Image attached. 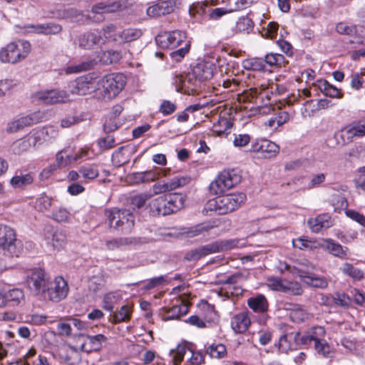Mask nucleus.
<instances>
[{
    "instance_id": "26",
    "label": "nucleus",
    "mask_w": 365,
    "mask_h": 365,
    "mask_svg": "<svg viewBox=\"0 0 365 365\" xmlns=\"http://www.w3.org/2000/svg\"><path fill=\"white\" fill-rule=\"evenodd\" d=\"M28 28L32 29L31 32L36 34L56 35L61 32L62 26L60 24L48 22L40 24H30Z\"/></svg>"
},
{
    "instance_id": "37",
    "label": "nucleus",
    "mask_w": 365,
    "mask_h": 365,
    "mask_svg": "<svg viewBox=\"0 0 365 365\" xmlns=\"http://www.w3.org/2000/svg\"><path fill=\"white\" fill-rule=\"evenodd\" d=\"M341 272L354 281H361L364 278V272L363 270L354 267L352 264L344 262L340 267Z\"/></svg>"
},
{
    "instance_id": "48",
    "label": "nucleus",
    "mask_w": 365,
    "mask_h": 365,
    "mask_svg": "<svg viewBox=\"0 0 365 365\" xmlns=\"http://www.w3.org/2000/svg\"><path fill=\"white\" fill-rule=\"evenodd\" d=\"M33 180V177L30 174L16 175L11 179L10 183L14 187H23L31 184Z\"/></svg>"
},
{
    "instance_id": "13",
    "label": "nucleus",
    "mask_w": 365,
    "mask_h": 365,
    "mask_svg": "<svg viewBox=\"0 0 365 365\" xmlns=\"http://www.w3.org/2000/svg\"><path fill=\"white\" fill-rule=\"evenodd\" d=\"M319 248L339 259H347L349 258V249L347 247L342 246L331 238L320 239Z\"/></svg>"
},
{
    "instance_id": "3",
    "label": "nucleus",
    "mask_w": 365,
    "mask_h": 365,
    "mask_svg": "<svg viewBox=\"0 0 365 365\" xmlns=\"http://www.w3.org/2000/svg\"><path fill=\"white\" fill-rule=\"evenodd\" d=\"M105 216L109 227L122 233L130 232L134 227L135 217L128 210L116 207L106 209Z\"/></svg>"
},
{
    "instance_id": "32",
    "label": "nucleus",
    "mask_w": 365,
    "mask_h": 365,
    "mask_svg": "<svg viewBox=\"0 0 365 365\" xmlns=\"http://www.w3.org/2000/svg\"><path fill=\"white\" fill-rule=\"evenodd\" d=\"M309 227L314 232H319L322 229H327L332 225L331 217L327 214L319 215L307 222Z\"/></svg>"
},
{
    "instance_id": "20",
    "label": "nucleus",
    "mask_w": 365,
    "mask_h": 365,
    "mask_svg": "<svg viewBox=\"0 0 365 365\" xmlns=\"http://www.w3.org/2000/svg\"><path fill=\"white\" fill-rule=\"evenodd\" d=\"M231 328L236 334H243L251 325L250 313L244 311L234 315L231 319Z\"/></svg>"
},
{
    "instance_id": "49",
    "label": "nucleus",
    "mask_w": 365,
    "mask_h": 365,
    "mask_svg": "<svg viewBox=\"0 0 365 365\" xmlns=\"http://www.w3.org/2000/svg\"><path fill=\"white\" fill-rule=\"evenodd\" d=\"M207 353L212 358L222 359L226 356L227 349L225 346L222 344H212L207 348Z\"/></svg>"
},
{
    "instance_id": "2",
    "label": "nucleus",
    "mask_w": 365,
    "mask_h": 365,
    "mask_svg": "<svg viewBox=\"0 0 365 365\" xmlns=\"http://www.w3.org/2000/svg\"><path fill=\"white\" fill-rule=\"evenodd\" d=\"M125 83L126 78L123 74H108L98 81L96 95L104 101L111 100L119 94Z\"/></svg>"
},
{
    "instance_id": "5",
    "label": "nucleus",
    "mask_w": 365,
    "mask_h": 365,
    "mask_svg": "<svg viewBox=\"0 0 365 365\" xmlns=\"http://www.w3.org/2000/svg\"><path fill=\"white\" fill-rule=\"evenodd\" d=\"M31 51V44L27 41L11 42L1 48L0 61L4 63H16L26 58Z\"/></svg>"
},
{
    "instance_id": "47",
    "label": "nucleus",
    "mask_w": 365,
    "mask_h": 365,
    "mask_svg": "<svg viewBox=\"0 0 365 365\" xmlns=\"http://www.w3.org/2000/svg\"><path fill=\"white\" fill-rule=\"evenodd\" d=\"M314 349L322 356L330 358L332 356V349L326 340L317 341L314 344Z\"/></svg>"
},
{
    "instance_id": "11",
    "label": "nucleus",
    "mask_w": 365,
    "mask_h": 365,
    "mask_svg": "<svg viewBox=\"0 0 365 365\" xmlns=\"http://www.w3.org/2000/svg\"><path fill=\"white\" fill-rule=\"evenodd\" d=\"M250 151L259 158H271L279 153V146L269 140L261 139L251 145Z\"/></svg>"
},
{
    "instance_id": "31",
    "label": "nucleus",
    "mask_w": 365,
    "mask_h": 365,
    "mask_svg": "<svg viewBox=\"0 0 365 365\" xmlns=\"http://www.w3.org/2000/svg\"><path fill=\"white\" fill-rule=\"evenodd\" d=\"M84 339V344H82V351L87 353L93 351H99L101 348L102 342L106 341V337L101 334L95 336L87 335V337Z\"/></svg>"
},
{
    "instance_id": "56",
    "label": "nucleus",
    "mask_w": 365,
    "mask_h": 365,
    "mask_svg": "<svg viewBox=\"0 0 365 365\" xmlns=\"http://www.w3.org/2000/svg\"><path fill=\"white\" fill-rule=\"evenodd\" d=\"M190 48V43L186 41L183 47L170 53V57L174 61L180 62L189 52Z\"/></svg>"
},
{
    "instance_id": "57",
    "label": "nucleus",
    "mask_w": 365,
    "mask_h": 365,
    "mask_svg": "<svg viewBox=\"0 0 365 365\" xmlns=\"http://www.w3.org/2000/svg\"><path fill=\"white\" fill-rule=\"evenodd\" d=\"M66 236L61 232H55L52 235L50 243L54 250H60L65 244Z\"/></svg>"
},
{
    "instance_id": "36",
    "label": "nucleus",
    "mask_w": 365,
    "mask_h": 365,
    "mask_svg": "<svg viewBox=\"0 0 365 365\" xmlns=\"http://www.w3.org/2000/svg\"><path fill=\"white\" fill-rule=\"evenodd\" d=\"M313 86L318 88L327 96L331 98L341 97L340 91L325 80H318L316 83H313Z\"/></svg>"
},
{
    "instance_id": "54",
    "label": "nucleus",
    "mask_w": 365,
    "mask_h": 365,
    "mask_svg": "<svg viewBox=\"0 0 365 365\" xmlns=\"http://www.w3.org/2000/svg\"><path fill=\"white\" fill-rule=\"evenodd\" d=\"M264 62L271 66H281L284 63V57L279 53H269L265 56Z\"/></svg>"
},
{
    "instance_id": "38",
    "label": "nucleus",
    "mask_w": 365,
    "mask_h": 365,
    "mask_svg": "<svg viewBox=\"0 0 365 365\" xmlns=\"http://www.w3.org/2000/svg\"><path fill=\"white\" fill-rule=\"evenodd\" d=\"M266 97L269 101V97L265 88H252L242 96L243 101L254 102L257 104L259 98Z\"/></svg>"
},
{
    "instance_id": "1",
    "label": "nucleus",
    "mask_w": 365,
    "mask_h": 365,
    "mask_svg": "<svg viewBox=\"0 0 365 365\" xmlns=\"http://www.w3.org/2000/svg\"><path fill=\"white\" fill-rule=\"evenodd\" d=\"M185 197L179 193H170L152 200L150 212L154 216L173 214L184 207Z\"/></svg>"
},
{
    "instance_id": "42",
    "label": "nucleus",
    "mask_w": 365,
    "mask_h": 365,
    "mask_svg": "<svg viewBox=\"0 0 365 365\" xmlns=\"http://www.w3.org/2000/svg\"><path fill=\"white\" fill-rule=\"evenodd\" d=\"M294 247L300 250L309 249L315 250L319 248L320 240H312L305 238H297L292 241Z\"/></svg>"
},
{
    "instance_id": "51",
    "label": "nucleus",
    "mask_w": 365,
    "mask_h": 365,
    "mask_svg": "<svg viewBox=\"0 0 365 365\" xmlns=\"http://www.w3.org/2000/svg\"><path fill=\"white\" fill-rule=\"evenodd\" d=\"M212 227L213 225H211L210 222H204L197 225L195 227H190V230L187 231V234L188 237H194L200 235L205 233V232H207Z\"/></svg>"
},
{
    "instance_id": "14",
    "label": "nucleus",
    "mask_w": 365,
    "mask_h": 365,
    "mask_svg": "<svg viewBox=\"0 0 365 365\" xmlns=\"http://www.w3.org/2000/svg\"><path fill=\"white\" fill-rule=\"evenodd\" d=\"M344 143H349L356 138L365 137V118L353 122L341 130Z\"/></svg>"
},
{
    "instance_id": "60",
    "label": "nucleus",
    "mask_w": 365,
    "mask_h": 365,
    "mask_svg": "<svg viewBox=\"0 0 365 365\" xmlns=\"http://www.w3.org/2000/svg\"><path fill=\"white\" fill-rule=\"evenodd\" d=\"M253 21L248 16H243L237 23V28L240 31L249 32L253 27Z\"/></svg>"
},
{
    "instance_id": "19",
    "label": "nucleus",
    "mask_w": 365,
    "mask_h": 365,
    "mask_svg": "<svg viewBox=\"0 0 365 365\" xmlns=\"http://www.w3.org/2000/svg\"><path fill=\"white\" fill-rule=\"evenodd\" d=\"M238 244V240L231 239L215 241L212 243L203 245L202 247L205 250V256H207L210 254L230 250L237 247Z\"/></svg>"
},
{
    "instance_id": "35",
    "label": "nucleus",
    "mask_w": 365,
    "mask_h": 365,
    "mask_svg": "<svg viewBox=\"0 0 365 365\" xmlns=\"http://www.w3.org/2000/svg\"><path fill=\"white\" fill-rule=\"evenodd\" d=\"M77 349L75 346H70V349L61 347L58 349L57 354L59 359L69 365H74L78 361Z\"/></svg>"
},
{
    "instance_id": "52",
    "label": "nucleus",
    "mask_w": 365,
    "mask_h": 365,
    "mask_svg": "<svg viewBox=\"0 0 365 365\" xmlns=\"http://www.w3.org/2000/svg\"><path fill=\"white\" fill-rule=\"evenodd\" d=\"M186 353V346L185 345H178L175 349H171L170 355L172 357L173 365H178Z\"/></svg>"
},
{
    "instance_id": "9",
    "label": "nucleus",
    "mask_w": 365,
    "mask_h": 365,
    "mask_svg": "<svg viewBox=\"0 0 365 365\" xmlns=\"http://www.w3.org/2000/svg\"><path fill=\"white\" fill-rule=\"evenodd\" d=\"M32 98L44 105L63 104L70 101L69 94L60 89L39 91L32 95Z\"/></svg>"
},
{
    "instance_id": "40",
    "label": "nucleus",
    "mask_w": 365,
    "mask_h": 365,
    "mask_svg": "<svg viewBox=\"0 0 365 365\" xmlns=\"http://www.w3.org/2000/svg\"><path fill=\"white\" fill-rule=\"evenodd\" d=\"M285 309L291 310L289 317L293 322L300 323L309 319V314L298 305H293V308L285 307Z\"/></svg>"
},
{
    "instance_id": "55",
    "label": "nucleus",
    "mask_w": 365,
    "mask_h": 365,
    "mask_svg": "<svg viewBox=\"0 0 365 365\" xmlns=\"http://www.w3.org/2000/svg\"><path fill=\"white\" fill-rule=\"evenodd\" d=\"M93 66L92 61L83 62L76 66H68L66 69V73H77L81 71L90 70Z\"/></svg>"
},
{
    "instance_id": "15",
    "label": "nucleus",
    "mask_w": 365,
    "mask_h": 365,
    "mask_svg": "<svg viewBox=\"0 0 365 365\" xmlns=\"http://www.w3.org/2000/svg\"><path fill=\"white\" fill-rule=\"evenodd\" d=\"M308 264V269H300V277L303 279V282L308 286L325 289L328 287L329 282L326 277L317 276L312 272L315 269L314 264Z\"/></svg>"
},
{
    "instance_id": "10",
    "label": "nucleus",
    "mask_w": 365,
    "mask_h": 365,
    "mask_svg": "<svg viewBox=\"0 0 365 365\" xmlns=\"http://www.w3.org/2000/svg\"><path fill=\"white\" fill-rule=\"evenodd\" d=\"M49 282L43 269L36 268L31 271L27 279L29 289L36 296L41 297Z\"/></svg>"
},
{
    "instance_id": "64",
    "label": "nucleus",
    "mask_w": 365,
    "mask_h": 365,
    "mask_svg": "<svg viewBox=\"0 0 365 365\" xmlns=\"http://www.w3.org/2000/svg\"><path fill=\"white\" fill-rule=\"evenodd\" d=\"M284 292L290 293L293 295H301L303 292L301 285L297 282H289L285 284Z\"/></svg>"
},
{
    "instance_id": "39",
    "label": "nucleus",
    "mask_w": 365,
    "mask_h": 365,
    "mask_svg": "<svg viewBox=\"0 0 365 365\" xmlns=\"http://www.w3.org/2000/svg\"><path fill=\"white\" fill-rule=\"evenodd\" d=\"M6 299V304H10L11 306L19 304L24 299L23 290L20 289H13L6 292H4Z\"/></svg>"
},
{
    "instance_id": "44",
    "label": "nucleus",
    "mask_w": 365,
    "mask_h": 365,
    "mask_svg": "<svg viewBox=\"0 0 365 365\" xmlns=\"http://www.w3.org/2000/svg\"><path fill=\"white\" fill-rule=\"evenodd\" d=\"M125 151L124 147H120L113 153L111 160L115 166L120 167L128 163L129 158Z\"/></svg>"
},
{
    "instance_id": "4",
    "label": "nucleus",
    "mask_w": 365,
    "mask_h": 365,
    "mask_svg": "<svg viewBox=\"0 0 365 365\" xmlns=\"http://www.w3.org/2000/svg\"><path fill=\"white\" fill-rule=\"evenodd\" d=\"M245 200L246 195L242 192L219 196L210 200L206 208L217 215H225L238 208Z\"/></svg>"
},
{
    "instance_id": "25",
    "label": "nucleus",
    "mask_w": 365,
    "mask_h": 365,
    "mask_svg": "<svg viewBox=\"0 0 365 365\" xmlns=\"http://www.w3.org/2000/svg\"><path fill=\"white\" fill-rule=\"evenodd\" d=\"M174 11V4L170 1H161L148 7L146 10L148 16L158 17L172 13Z\"/></svg>"
},
{
    "instance_id": "41",
    "label": "nucleus",
    "mask_w": 365,
    "mask_h": 365,
    "mask_svg": "<svg viewBox=\"0 0 365 365\" xmlns=\"http://www.w3.org/2000/svg\"><path fill=\"white\" fill-rule=\"evenodd\" d=\"M120 4L118 2L113 3L110 5L101 2L93 5L91 8V13L96 14H101L103 13H112L120 9Z\"/></svg>"
},
{
    "instance_id": "16",
    "label": "nucleus",
    "mask_w": 365,
    "mask_h": 365,
    "mask_svg": "<svg viewBox=\"0 0 365 365\" xmlns=\"http://www.w3.org/2000/svg\"><path fill=\"white\" fill-rule=\"evenodd\" d=\"M93 86L91 79L86 76H81L68 84V92L71 95L84 96L90 93Z\"/></svg>"
},
{
    "instance_id": "29",
    "label": "nucleus",
    "mask_w": 365,
    "mask_h": 365,
    "mask_svg": "<svg viewBox=\"0 0 365 365\" xmlns=\"http://www.w3.org/2000/svg\"><path fill=\"white\" fill-rule=\"evenodd\" d=\"M299 332L289 333L282 336L279 340V349L287 354L289 351L297 350L298 348L297 337Z\"/></svg>"
},
{
    "instance_id": "46",
    "label": "nucleus",
    "mask_w": 365,
    "mask_h": 365,
    "mask_svg": "<svg viewBox=\"0 0 365 365\" xmlns=\"http://www.w3.org/2000/svg\"><path fill=\"white\" fill-rule=\"evenodd\" d=\"M336 31L341 35L354 36L358 31L356 25L339 22L336 25Z\"/></svg>"
},
{
    "instance_id": "50",
    "label": "nucleus",
    "mask_w": 365,
    "mask_h": 365,
    "mask_svg": "<svg viewBox=\"0 0 365 365\" xmlns=\"http://www.w3.org/2000/svg\"><path fill=\"white\" fill-rule=\"evenodd\" d=\"M79 173L86 180H93L99 175L98 169L93 165L82 166L79 168Z\"/></svg>"
},
{
    "instance_id": "18",
    "label": "nucleus",
    "mask_w": 365,
    "mask_h": 365,
    "mask_svg": "<svg viewBox=\"0 0 365 365\" xmlns=\"http://www.w3.org/2000/svg\"><path fill=\"white\" fill-rule=\"evenodd\" d=\"M216 70L215 65L210 61H201L192 68V73L202 83L211 79Z\"/></svg>"
},
{
    "instance_id": "22",
    "label": "nucleus",
    "mask_w": 365,
    "mask_h": 365,
    "mask_svg": "<svg viewBox=\"0 0 365 365\" xmlns=\"http://www.w3.org/2000/svg\"><path fill=\"white\" fill-rule=\"evenodd\" d=\"M181 81V91L187 95L198 93L202 87V83L191 72Z\"/></svg>"
},
{
    "instance_id": "33",
    "label": "nucleus",
    "mask_w": 365,
    "mask_h": 365,
    "mask_svg": "<svg viewBox=\"0 0 365 365\" xmlns=\"http://www.w3.org/2000/svg\"><path fill=\"white\" fill-rule=\"evenodd\" d=\"M247 304L256 313H264L269 309V302L263 294L249 298Z\"/></svg>"
},
{
    "instance_id": "17",
    "label": "nucleus",
    "mask_w": 365,
    "mask_h": 365,
    "mask_svg": "<svg viewBox=\"0 0 365 365\" xmlns=\"http://www.w3.org/2000/svg\"><path fill=\"white\" fill-rule=\"evenodd\" d=\"M78 46L83 49H93L95 46L103 44V36L101 34L93 31L85 32L78 36Z\"/></svg>"
},
{
    "instance_id": "8",
    "label": "nucleus",
    "mask_w": 365,
    "mask_h": 365,
    "mask_svg": "<svg viewBox=\"0 0 365 365\" xmlns=\"http://www.w3.org/2000/svg\"><path fill=\"white\" fill-rule=\"evenodd\" d=\"M68 290L67 282L63 277H57L53 281H49L41 298L58 302L66 297Z\"/></svg>"
},
{
    "instance_id": "24",
    "label": "nucleus",
    "mask_w": 365,
    "mask_h": 365,
    "mask_svg": "<svg viewBox=\"0 0 365 365\" xmlns=\"http://www.w3.org/2000/svg\"><path fill=\"white\" fill-rule=\"evenodd\" d=\"M88 151L82 149L80 153L73 154L68 149H63L56 154V161L60 167H66L87 155Z\"/></svg>"
},
{
    "instance_id": "30",
    "label": "nucleus",
    "mask_w": 365,
    "mask_h": 365,
    "mask_svg": "<svg viewBox=\"0 0 365 365\" xmlns=\"http://www.w3.org/2000/svg\"><path fill=\"white\" fill-rule=\"evenodd\" d=\"M36 138L34 135L26 136L15 141L11 145V151L15 155H21L36 144Z\"/></svg>"
},
{
    "instance_id": "58",
    "label": "nucleus",
    "mask_w": 365,
    "mask_h": 365,
    "mask_svg": "<svg viewBox=\"0 0 365 365\" xmlns=\"http://www.w3.org/2000/svg\"><path fill=\"white\" fill-rule=\"evenodd\" d=\"M130 314V308L127 305H124L118 312L114 314L113 317L115 322H121L128 320Z\"/></svg>"
},
{
    "instance_id": "6",
    "label": "nucleus",
    "mask_w": 365,
    "mask_h": 365,
    "mask_svg": "<svg viewBox=\"0 0 365 365\" xmlns=\"http://www.w3.org/2000/svg\"><path fill=\"white\" fill-rule=\"evenodd\" d=\"M241 181V175L235 170H224L210 185V190L214 195L223 193Z\"/></svg>"
},
{
    "instance_id": "45",
    "label": "nucleus",
    "mask_w": 365,
    "mask_h": 365,
    "mask_svg": "<svg viewBox=\"0 0 365 365\" xmlns=\"http://www.w3.org/2000/svg\"><path fill=\"white\" fill-rule=\"evenodd\" d=\"M52 205V198L45 194H41L36 198L34 204L35 208L39 211L44 212L49 210Z\"/></svg>"
},
{
    "instance_id": "28",
    "label": "nucleus",
    "mask_w": 365,
    "mask_h": 365,
    "mask_svg": "<svg viewBox=\"0 0 365 365\" xmlns=\"http://www.w3.org/2000/svg\"><path fill=\"white\" fill-rule=\"evenodd\" d=\"M138 240L135 237H121L111 238L105 242V246L107 250L114 251L122 247L136 245Z\"/></svg>"
},
{
    "instance_id": "23",
    "label": "nucleus",
    "mask_w": 365,
    "mask_h": 365,
    "mask_svg": "<svg viewBox=\"0 0 365 365\" xmlns=\"http://www.w3.org/2000/svg\"><path fill=\"white\" fill-rule=\"evenodd\" d=\"M121 25L118 23H110L104 25L101 29L103 42L105 44L107 41L119 43Z\"/></svg>"
},
{
    "instance_id": "34",
    "label": "nucleus",
    "mask_w": 365,
    "mask_h": 365,
    "mask_svg": "<svg viewBox=\"0 0 365 365\" xmlns=\"http://www.w3.org/2000/svg\"><path fill=\"white\" fill-rule=\"evenodd\" d=\"M143 35V32L140 29L137 28H125L120 29V34L119 38V44L130 43L138 39Z\"/></svg>"
},
{
    "instance_id": "27",
    "label": "nucleus",
    "mask_w": 365,
    "mask_h": 365,
    "mask_svg": "<svg viewBox=\"0 0 365 365\" xmlns=\"http://www.w3.org/2000/svg\"><path fill=\"white\" fill-rule=\"evenodd\" d=\"M189 307L190 304L186 299H178L175 304L167 309L165 319H174L187 314L189 311Z\"/></svg>"
},
{
    "instance_id": "12",
    "label": "nucleus",
    "mask_w": 365,
    "mask_h": 365,
    "mask_svg": "<svg viewBox=\"0 0 365 365\" xmlns=\"http://www.w3.org/2000/svg\"><path fill=\"white\" fill-rule=\"evenodd\" d=\"M186 34L182 31H173L159 34L155 38L157 44L162 48H175L181 43H185Z\"/></svg>"
},
{
    "instance_id": "43",
    "label": "nucleus",
    "mask_w": 365,
    "mask_h": 365,
    "mask_svg": "<svg viewBox=\"0 0 365 365\" xmlns=\"http://www.w3.org/2000/svg\"><path fill=\"white\" fill-rule=\"evenodd\" d=\"M56 331L59 336L71 337L72 334V327L68 320V317L60 319L56 324Z\"/></svg>"
},
{
    "instance_id": "59",
    "label": "nucleus",
    "mask_w": 365,
    "mask_h": 365,
    "mask_svg": "<svg viewBox=\"0 0 365 365\" xmlns=\"http://www.w3.org/2000/svg\"><path fill=\"white\" fill-rule=\"evenodd\" d=\"M267 286L274 291L283 292L285 290V284L279 277H269L267 282Z\"/></svg>"
},
{
    "instance_id": "62",
    "label": "nucleus",
    "mask_w": 365,
    "mask_h": 365,
    "mask_svg": "<svg viewBox=\"0 0 365 365\" xmlns=\"http://www.w3.org/2000/svg\"><path fill=\"white\" fill-rule=\"evenodd\" d=\"M244 67L247 69L256 71H260L264 69L262 60L258 58H251L245 61Z\"/></svg>"
},
{
    "instance_id": "61",
    "label": "nucleus",
    "mask_w": 365,
    "mask_h": 365,
    "mask_svg": "<svg viewBox=\"0 0 365 365\" xmlns=\"http://www.w3.org/2000/svg\"><path fill=\"white\" fill-rule=\"evenodd\" d=\"M205 257V250L202 246L192 250L186 253L185 258L188 261H197Z\"/></svg>"
},
{
    "instance_id": "21",
    "label": "nucleus",
    "mask_w": 365,
    "mask_h": 365,
    "mask_svg": "<svg viewBox=\"0 0 365 365\" xmlns=\"http://www.w3.org/2000/svg\"><path fill=\"white\" fill-rule=\"evenodd\" d=\"M38 122L36 114L33 113L26 116L14 118L10 121L6 128L9 133H16L25 127L32 125Z\"/></svg>"
},
{
    "instance_id": "53",
    "label": "nucleus",
    "mask_w": 365,
    "mask_h": 365,
    "mask_svg": "<svg viewBox=\"0 0 365 365\" xmlns=\"http://www.w3.org/2000/svg\"><path fill=\"white\" fill-rule=\"evenodd\" d=\"M51 217L58 222H66L70 218V212L66 208L59 207L52 212Z\"/></svg>"
},
{
    "instance_id": "7",
    "label": "nucleus",
    "mask_w": 365,
    "mask_h": 365,
    "mask_svg": "<svg viewBox=\"0 0 365 365\" xmlns=\"http://www.w3.org/2000/svg\"><path fill=\"white\" fill-rule=\"evenodd\" d=\"M0 249L4 255L19 257L21 252V245L17 242L14 230L6 225H0Z\"/></svg>"
},
{
    "instance_id": "63",
    "label": "nucleus",
    "mask_w": 365,
    "mask_h": 365,
    "mask_svg": "<svg viewBox=\"0 0 365 365\" xmlns=\"http://www.w3.org/2000/svg\"><path fill=\"white\" fill-rule=\"evenodd\" d=\"M255 0H229L231 10H241L250 6Z\"/></svg>"
}]
</instances>
